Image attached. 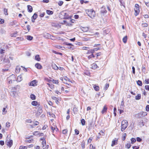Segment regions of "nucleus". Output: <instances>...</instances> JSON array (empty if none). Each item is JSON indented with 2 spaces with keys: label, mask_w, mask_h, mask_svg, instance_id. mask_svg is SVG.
Listing matches in <instances>:
<instances>
[{
  "label": "nucleus",
  "mask_w": 149,
  "mask_h": 149,
  "mask_svg": "<svg viewBox=\"0 0 149 149\" xmlns=\"http://www.w3.org/2000/svg\"><path fill=\"white\" fill-rule=\"evenodd\" d=\"M117 141H118L117 139L113 140L112 142L111 146L113 147V146L114 145L117 144Z\"/></svg>",
  "instance_id": "obj_7"
},
{
  "label": "nucleus",
  "mask_w": 149,
  "mask_h": 149,
  "mask_svg": "<svg viewBox=\"0 0 149 149\" xmlns=\"http://www.w3.org/2000/svg\"><path fill=\"white\" fill-rule=\"evenodd\" d=\"M145 88L146 90L149 91V86L146 85L145 86Z\"/></svg>",
  "instance_id": "obj_48"
},
{
  "label": "nucleus",
  "mask_w": 149,
  "mask_h": 149,
  "mask_svg": "<svg viewBox=\"0 0 149 149\" xmlns=\"http://www.w3.org/2000/svg\"><path fill=\"white\" fill-rule=\"evenodd\" d=\"M36 80H33L29 84V85L30 86H35L36 84Z\"/></svg>",
  "instance_id": "obj_9"
},
{
  "label": "nucleus",
  "mask_w": 149,
  "mask_h": 149,
  "mask_svg": "<svg viewBox=\"0 0 149 149\" xmlns=\"http://www.w3.org/2000/svg\"><path fill=\"white\" fill-rule=\"evenodd\" d=\"M52 81L54 83H55L56 84H58V80L53 79Z\"/></svg>",
  "instance_id": "obj_38"
},
{
  "label": "nucleus",
  "mask_w": 149,
  "mask_h": 149,
  "mask_svg": "<svg viewBox=\"0 0 149 149\" xmlns=\"http://www.w3.org/2000/svg\"><path fill=\"white\" fill-rule=\"evenodd\" d=\"M127 36H125L123 38V41L124 43H126L127 42Z\"/></svg>",
  "instance_id": "obj_24"
},
{
  "label": "nucleus",
  "mask_w": 149,
  "mask_h": 149,
  "mask_svg": "<svg viewBox=\"0 0 149 149\" xmlns=\"http://www.w3.org/2000/svg\"><path fill=\"white\" fill-rule=\"evenodd\" d=\"M85 120L82 119L81 120V123L82 125H85Z\"/></svg>",
  "instance_id": "obj_34"
},
{
  "label": "nucleus",
  "mask_w": 149,
  "mask_h": 149,
  "mask_svg": "<svg viewBox=\"0 0 149 149\" xmlns=\"http://www.w3.org/2000/svg\"><path fill=\"white\" fill-rule=\"evenodd\" d=\"M10 123L8 122H7L6 123V126L7 127H10Z\"/></svg>",
  "instance_id": "obj_45"
},
{
  "label": "nucleus",
  "mask_w": 149,
  "mask_h": 149,
  "mask_svg": "<svg viewBox=\"0 0 149 149\" xmlns=\"http://www.w3.org/2000/svg\"><path fill=\"white\" fill-rule=\"evenodd\" d=\"M90 148L91 149H92H92H95V147H94L91 144H90Z\"/></svg>",
  "instance_id": "obj_54"
},
{
  "label": "nucleus",
  "mask_w": 149,
  "mask_h": 149,
  "mask_svg": "<svg viewBox=\"0 0 149 149\" xmlns=\"http://www.w3.org/2000/svg\"><path fill=\"white\" fill-rule=\"evenodd\" d=\"M131 143L132 144L134 143V142L136 141V140L134 138H132L131 139Z\"/></svg>",
  "instance_id": "obj_32"
},
{
  "label": "nucleus",
  "mask_w": 149,
  "mask_h": 149,
  "mask_svg": "<svg viewBox=\"0 0 149 149\" xmlns=\"http://www.w3.org/2000/svg\"><path fill=\"white\" fill-rule=\"evenodd\" d=\"M93 88H94V89L96 91H98L99 90V87L98 86H96V85H94L93 86Z\"/></svg>",
  "instance_id": "obj_20"
},
{
  "label": "nucleus",
  "mask_w": 149,
  "mask_h": 149,
  "mask_svg": "<svg viewBox=\"0 0 149 149\" xmlns=\"http://www.w3.org/2000/svg\"><path fill=\"white\" fill-rule=\"evenodd\" d=\"M27 147L25 146H21L19 147V149H26Z\"/></svg>",
  "instance_id": "obj_44"
},
{
  "label": "nucleus",
  "mask_w": 149,
  "mask_h": 149,
  "mask_svg": "<svg viewBox=\"0 0 149 149\" xmlns=\"http://www.w3.org/2000/svg\"><path fill=\"white\" fill-rule=\"evenodd\" d=\"M68 132V130L67 129H65L63 130L62 131V133L63 134H66Z\"/></svg>",
  "instance_id": "obj_35"
},
{
  "label": "nucleus",
  "mask_w": 149,
  "mask_h": 149,
  "mask_svg": "<svg viewBox=\"0 0 149 149\" xmlns=\"http://www.w3.org/2000/svg\"><path fill=\"white\" fill-rule=\"evenodd\" d=\"M74 131H75V133L76 134L78 135L79 134V132L77 130L75 129Z\"/></svg>",
  "instance_id": "obj_52"
},
{
  "label": "nucleus",
  "mask_w": 149,
  "mask_h": 149,
  "mask_svg": "<svg viewBox=\"0 0 149 149\" xmlns=\"http://www.w3.org/2000/svg\"><path fill=\"white\" fill-rule=\"evenodd\" d=\"M82 31L83 32H87L88 30V27H83L81 29Z\"/></svg>",
  "instance_id": "obj_21"
},
{
  "label": "nucleus",
  "mask_w": 149,
  "mask_h": 149,
  "mask_svg": "<svg viewBox=\"0 0 149 149\" xmlns=\"http://www.w3.org/2000/svg\"><path fill=\"white\" fill-rule=\"evenodd\" d=\"M60 79L65 84H68V85H69V84L68 83H66V82L64 81L63 78L61 77L60 78Z\"/></svg>",
  "instance_id": "obj_37"
},
{
  "label": "nucleus",
  "mask_w": 149,
  "mask_h": 149,
  "mask_svg": "<svg viewBox=\"0 0 149 149\" xmlns=\"http://www.w3.org/2000/svg\"><path fill=\"white\" fill-rule=\"evenodd\" d=\"M91 53L92 54L91 55L89 56H88V59H90L92 57H94L95 56H94V55L93 54V53L94 52V50H91Z\"/></svg>",
  "instance_id": "obj_10"
},
{
  "label": "nucleus",
  "mask_w": 149,
  "mask_h": 149,
  "mask_svg": "<svg viewBox=\"0 0 149 149\" xmlns=\"http://www.w3.org/2000/svg\"><path fill=\"white\" fill-rule=\"evenodd\" d=\"M132 72L134 74L135 73V69L134 66L132 67Z\"/></svg>",
  "instance_id": "obj_58"
},
{
  "label": "nucleus",
  "mask_w": 149,
  "mask_h": 149,
  "mask_svg": "<svg viewBox=\"0 0 149 149\" xmlns=\"http://www.w3.org/2000/svg\"><path fill=\"white\" fill-rule=\"evenodd\" d=\"M64 18L65 19H68L69 18V16L66 13H64Z\"/></svg>",
  "instance_id": "obj_23"
},
{
  "label": "nucleus",
  "mask_w": 149,
  "mask_h": 149,
  "mask_svg": "<svg viewBox=\"0 0 149 149\" xmlns=\"http://www.w3.org/2000/svg\"><path fill=\"white\" fill-rule=\"evenodd\" d=\"M136 116L137 117L139 118L143 117L142 112L139 113H138L136 114Z\"/></svg>",
  "instance_id": "obj_14"
},
{
  "label": "nucleus",
  "mask_w": 149,
  "mask_h": 149,
  "mask_svg": "<svg viewBox=\"0 0 149 149\" xmlns=\"http://www.w3.org/2000/svg\"><path fill=\"white\" fill-rule=\"evenodd\" d=\"M107 107L106 106H104L103 108L102 111H101V113H102L103 114L104 113L106 112L107 111Z\"/></svg>",
  "instance_id": "obj_16"
},
{
  "label": "nucleus",
  "mask_w": 149,
  "mask_h": 149,
  "mask_svg": "<svg viewBox=\"0 0 149 149\" xmlns=\"http://www.w3.org/2000/svg\"><path fill=\"white\" fill-rule=\"evenodd\" d=\"M142 25L143 27H146L148 26V24L147 23H145L142 24Z\"/></svg>",
  "instance_id": "obj_41"
},
{
  "label": "nucleus",
  "mask_w": 149,
  "mask_h": 149,
  "mask_svg": "<svg viewBox=\"0 0 149 149\" xmlns=\"http://www.w3.org/2000/svg\"><path fill=\"white\" fill-rule=\"evenodd\" d=\"M142 113L143 114V117H144L147 115V113L146 112L142 111Z\"/></svg>",
  "instance_id": "obj_47"
},
{
  "label": "nucleus",
  "mask_w": 149,
  "mask_h": 149,
  "mask_svg": "<svg viewBox=\"0 0 149 149\" xmlns=\"http://www.w3.org/2000/svg\"><path fill=\"white\" fill-rule=\"evenodd\" d=\"M92 68L93 69H96L98 68L97 65L95 63H93L92 65Z\"/></svg>",
  "instance_id": "obj_13"
},
{
  "label": "nucleus",
  "mask_w": 149,
  "mask_h": 149,
  "mask_svg": "<svg viewBox=\"0 0 149 149\" xmlns=\"http://www.w3.org/2000/svg\"><path fill=\"white\" fill-rule=\"evenodd\" d=\"M47 14L49 15H51L53 14V12L49 10H47L46 11Z\"/></svg>",
  "instance_id": "obj_22"
},
{
  "label": "nucleus",
  "mask_w": 149,
  "mask_h": 149,
  "mask_svg": "<svg viewBox=\"0 0 149 149\" xmlns=\"http://www.w3.org/2000/svg\"><path fill=\"white\" fill-rule=\"evenodd\" d=\"M145 4L146 5L149 7V1L148 2H146L145 1Z\"/></svg>",
  "instance_id": "obj_63"
},
{
  "label": "nucleus",
  "mask_w": 149,
  "mask_h": 149,
  "mask_svg": "<svg viewBox=\"0 0 149 149\" xmlns=\"http://www.w3.org/2000/svg\"><path fill=\"white\" fill-rule=\"evenodd\" d=\"M30 98L32 100H34L36 99V96L34 94H32L30 95Z\"/></svg>",
  "instance_id": "obj_27"
},
{
  "label": "nucleus",
  "mask_w": 149,
  "mask_h": 149,
  "mask_svg": "<svg viewBox=\"0 0 149 149\" xmlns=\"http://www.w3.org/2000/svg\"><path fill=\"white\" fill-rule=\"evenodd\" d=\"M16 79L15 76L14 74H12L8 78V81L9 84L12 83L15 81Z\"/></svg>",
  "instance_id": "obj_3"
},
{
  "label": "nucleus",
  "mask_w": 149,
  "mask_h": 149,
  "mask_svg": "<svg viewBox=\"0 0 149 149\" xmlns=\"http://www.w3.org/2000/svg\"><path fill=\"white\" fill-rule=\"evenodd\" d=\"M82 148L84 149L85 148V143L82 142L81 144Z\"/></svg>",
  "instance_id": "obj_49"
},
{
  "label": "nucleus",
  "mask_w": 149,
  "mask_h": 149,
  "mask_svg": "<svg viewBox=\"0 0 149 149\" xmlns=\"http://www.w3.org/2000/svg\"><path fill=\"white\" fill-rule=\"evenodd\" d=\"M50 128L52 130V132L53 133H54L55 131H57L58 130V128H57L56 126L54 125H53L51 126Z\"/></svg>",
  "instance_id": "obj_4"
},
{
  "label": "nucleus",
  "mask_w": 149,
  "mask_h": 149,
  "mask_svg": "<svg viewBox=\"0 0 149 149\" xmlns=\"http://www.w3.org/2000/svg\"><path fill=\"white\" fill-rule=\"evenodd\" d=\"M38 17L37 14L36 13H34L33 16L32 17V18L34 19H36Z\"/></svg>",
  "instance_id": "obj_29"
},
{
  "label": "nucleus",
  "mask_w": 149,
  "mask_h": 149,
  "mask_svg": "<svg viewBox=\"0 0 149 149\" xmlns=\"http://www.w3.org/2000/svg\"><path fill=\"white\" fill-rule=\"evenodd\" d=\"M64 81L65 82L66 81H70V79L66 76H65L63 77Z\"/></svg>",
  "instance_id": "obj_26"
},
{
  "label": "nucleus",
  "mask_w": 149,
  "mask_h": 149,
  "mask_svg": "<svg viewBox=\"0 0 149 149\" xmlns=\"http://www.w3.org/2000/svg\"><path fill=\"white\" fill-rule=\"evenodd\" d=\"M31 104L33 106H37L38 105V103L37 101H34L32 102Z\"/></svg>",
  "instance_id": "obj_17"
},
{
  "label": "nucleus",
  "mask_w": 149,
  "mask_h": 149,
  "mask_svg": "<svg viewBox=\"0 0 149 149\" xmlns=\"http://www.w3.org/2000/svg\"><path fill=\"white\" fill-rule=\"evenodd\" d=\"M4 13L6 15H8L7 13V10L6 8H4Z\"/></svg>",
  "instance_id": "obj_39"
},
{
  "label": "nucleus",
  "mask_w": 149,
  "mask_h": 149,
  "mask_svg": "<svg viewBox=\"0 0 149 149\" xmlns=\"http://www.w3.org/2000/svg\"><path fill=\"white\" fill-rule=\"evenodd\" d=\"M49 115L51 116L52 117H54L55 116V115L54 114H51L50 113H49Z\"/></svg>",
  "instance_id": "obj_60"
},
{
  "label": "nucleus",
  "mask_w": 149,
  "mask_h": 149,
  "mask_svg": "<svg viewBox=\"0 0 149 149\" xmlns=\"http://www.w3.org/2000/svg\"><path fill=\"white\" fill-rule=\"evenodd\" d=\"M109 84H105V87L104 88V89L106 90H107L108 88L109 87Z\"/></svg>",
  "instance_id": "obj_36"
},
{
  "label": "nucleus",
  "mask_w": 149,
  "mask_h": 149,
  "mask_svg": "<svg viewBox=\"0 0 149 149\" xmlns=\"http://www.w3.org/2000/svg\"><path fill=\"white\" fill-rule=\"evenodd\" d=\"M27 8L28 12L30 13L33 10L32 7L30 5H28Z\"/></svg>",
  "instance_id": "obj_11"
},
{
  "label": "nucleus",
  "mask_w": 149,
  "mask_h": 149,
  "mask_svg": "<svg viewBox=\"0 0 149 149\" xmlns=\"http://www.w3.org/2000/svg\"><path fill=\"white\" fill-rule=\"evenodd\" d=\"M146 110L147 111H149V105H147L146 107Z\"/></svg>",
  "instance_id": "obj_53"
},
{
  "label": "nucleus",
  "mask_w": 149,
  "mask_h": 149,
  "mask_svg": "<svg viewBox=\"0 0 149 149\" xmlns=\"http://www.w3.org/2000/svg\"><path fill=\"white\" fill-rule=\"evenodd\" d=\"M137 141L138 142H140L141 141V139L139 137H138L136 138Z\"/></svg>",
  "instance_id": "obj_57"
},
{
  "label": "nucleus",
  "mask_w": 149,
  "mask_h": 149,
  "mask_svg": "<svg viewBox=\"0 0 149 149\" xmlns=\"http://www.w3.org/2000/svg\"><path fill=\"white\" fill-rule=\"evenodd\" d=\"M4 22V20L0 18V24H2Z\"/></svg>",
  "instance_id": "obj_51"
},
{
  "label": "nucleus",
  "mask_w": 149,
  "mask_h": 149,
  "mask_svg": "<svg viewBox=\"0 0 149 149\" xmlns=\"http://www.w3.org/2000/svg\"><path fill=\"white\" fill-rule=\"evenodd\" d=\"M132 148L133 149H138L139 147L138 146L137 147L136 146H133Z\"/></svg>",
  "instance_id": "obj_64"
},
{
  "label": "nucleus",
  "mask_w": 149,
  "mask_h": 149,
  "mask_svg": "<svg viewBox=\"0 0 149 149\" xmlns=\"http://www.w3.org/2000/svg\"><path fill=\"white\" fill-rule=\"evenodd\" d=\"M35 66L38 69H40L42 68V66L39 63H37L36 64Z\"/></svg>",
  "instance_id": "obj_15"
},
{
  "label": "nucleus",
  "mask_w": 149,
  "mask_h": 149,
  "mask_svg": "<svg viewBox=\"0 0 149 149\" xmlns=\"http://www.w3.org/2000/svg\"><path fill=\"white\" fill-rule=\"evenodd\" d=\"M42 147L43 149H45L46 147V143L45 140H43L42 142Z\"/></svg>",
  "instance_id": "obj_8"
},
{
  "label": "nucleus",
  "mask_w": 149,
  "mask_h": 149,
  "mask_svg": "<svg viewBox=\"0 0 149 149\" xmlns=\"http://www.w3.org/2000/svg\"><path fill=\"white\" fill-rule=\"evenodd\" d=\"M145 67L143 65L142 66V70L143 72H145Z\"/></svg>",
  "instance_id": "obj_56"
},
{
  "label": "nucleus",
  "mask_w": 149,
  "mask_h": 149,
  "mask_svg": "<svg viewBox=\"0 0 149 149\" xmlns=\"http://www.w3.org/2000/svg\"><path fill=\"white\" fill-rule=\"evenodd\" d=\"M86 13L91 18H93L95 17V11L92 9H88L86 10Z\"/></svg>",
  "instance_id": "obj_1"
},
{
  "label": "nucleus",
  "mask_w": 149,
  "mask_h": 149,
  "mask_svg": "<svg viewBox=\"0 0 149 149\" xmlns=\"http://www.w3.org/2000/svg\"><path fill=\"white\" fill-rule=\"evenodd\" d=\"M3 62H4L7 63L9 62V60L8 58H5L3 61Z\"/></svg>",
  "instance_id": "obj_33"
},
{
  "label": "nucleus",
  "mask_w": 149,
  "mask_h": 149,
  "mask_svg": "<svg viewBox=\"0 0 149 149\" xmlns=\"http://www.w3.org/2000/svg\"><path fill=\"white\" fill-rule=\"evenodd\" d=\"M20 68L19 66H17L16 68L15 72L18 73L20 71Z\"/></svg>",
  "instance_id": "obj_18"
},
{
  "label": "nucleus",
  "mask_w": 149,
  "mask_h": 149,
  "mask_svg": "<svg viewBox=\"0 0 149 149\" xmlns=\"http://www.w3.org/2000/svg\"><path fill=\"white\" fill-rule=\"evenodd\" d=\"M145 83L147 84L149 83V79H146L145 80Z\"/></svg>",
  "instance_id": "obj_59"
},
{
  "label": "nucleus",
  "mask_w": 149,
  "mask_h": 149,
  "mask_svg": "<svg viewBox=\"0 0 149 149\" xmlns=\"http://www.w3.org/2000/svg\"><path fill=\"white\" fill-rule=\"evenodd\" d=\"M101 13L103 14L106 13L107 12V10H106V8L104 6H103L101 9Z\"/></svg>",
  "instance_id": "obj_5"
},
{
  "label": "nucleus",
  "mask_w": 149,
  "mask_h": 149,
  "mask_svg": "<svg viewBox=\"0 0 149 149\" xmlns=\"http://www.w3.org/2000/svg\"><path fill=\"white\" fill-rule=\"evenodd\" d=\"M7 145L9 147H10L13 145V141L12 140H10L9 141H6Z\"/></svg>",
  "instance_id": "obj_6"
},
{
  "label": "nucleus",
  "mask_w": 149,
  "mask_h": 149,
  "mask_svg": "<svg viewBox=\"0 0 149 149\" xmlns=\"http://www.w3.org/2000/svg\"><path fill=\"white\" fill-rule=\"evenodd\" d=\"M6 108H3V109L2 111H3V114H5L7 112V111H5Z\"/></svg>",
  "instance_id": "obj_40"
},
{
  "label": "nucleus",
  "mask_w": 149,
  "mask_h": 149,
  "mask_svg": "<svg viewBox=\"0 0 149 149\" xmlns=\"http://www.w3.org/2000/svg\"><path fill=\"white\" fill-rule=\"evenodd\" d=\"M63 3V2L62 1H59V2L58 3V4L59 6H62Z\"/></svg>",
  "instance_id": "obj_46"
},
{
  "label": "nucleus",
  "mask_w": 149,
  "mask_h": 149,
  "mask_svg": "<svg viewBox=\"0 0 149 149\" xmlns=\"http://www.w3.org/2000/svg\"><path fill=\"white\" fill-rule=\"evenodd\" d=\"M17 33V32H16V33L11 34L10 36H11V37H16V34Z\"/></svg>",
  "instance_id": "obj_43"
},
{
  "label": "nucleus",
  "mask_w": 149,
  "mask_h": 149,
  "mask_svg": "<svg viewBox=\"0 0 149 149\" xmlns=\"http://www.w3.org/2000/svg\"><path fill=\"white\" fill-rule=\"evenodd\" d=\"M126 147L128 148H130L131 146V144L130 143H127L126 145Z\"/></svg>",
  "instance_id": "obj_42"
},
{
  "label": "nucleus",
  "mask_w": 149,
  "mask_h": 149,
  "mask_svg": "<svg viewBox=\"0 0 149 149\" xmlns=\"http://www.w3.org/2000/svg\"><path fill=\"white\" fill-rule=\"evenodd\" d=\"M26 27H27V30L29 31H30V26L29 25H27V26H26Z\"/></svg>",
  "instance_id": "obj_61"
},
{
  "label": "nucleus",
  "mask_w": 149,
  "mask_h": 149,
  "mask_svg": "<svg viewBox=\"0 0 149 149\" xmlns=\"http://www.w3.org/2000/svg\"><path fill=\"white\" fill-rule=\"evenodd\" d=\"M141 95L140 94H138L135 97V99L136 100H139L141 99Z\"/></svg>",
  "instance_id": "obj_25"
},
{
  "label": "nucleus",
  "mask_w": 149,
  "mask_h": 149,
  "mask_svg": "<svg viewBox=\"0 0 149 149\" xmlns=\"http://www.w3.org/2000/svg\"><path fill=\"white\" fill-rule=\"evenodd\" d=\"M53 68L55 70H57L58 69V67L55 65L54 64L52 65Z\"/></svg>",
  "instance_id": "obj_30"
},
{
  "label": "nucleus",
  "mask_w": 149,
  "mask_h": 149,
  "mask_svg": "<svg viewBox=\"0 0 149 149\" xmlns=\"http://www.w3.org/2000/svg\"><path fill=\"white\" fill-rule=\"evenodd\" d=\"M22 79V75H20L17 77V81L18 82H20Z\"/></svg>",
  "instance_id": "obj_12"
},
{
  "label": "nucleus",
  "mask_w": 149,
  "mask_h": 149,
  "mask_svg": "<svg viewBox=\"0 0 149 149\" xmlns=\"http://www.w3.org/2000/svg\"><path fill=\"white\" fill-rule=\"evenodd\" d=\"M35 59L38 61H39L40 60L39 56L38 55H36L35 57Z\"/></svg>",
  "instance_id": "obj_28"
},
{
  "label": "nucleus",
  "mask_w": 149,
  "mask_h": 149,
  "mask_svg": "<svg viewBox=\"0 0 149 149\" xmlns=\"http://www.w3.org/2000/svg\"><path fill=\"white\" fill-rule=\"evenodd\" d=\"M127 121L126 120H123L121 123V130L123 131L127 126Z\"/></svg>",
  "instance_id": "obj_2"
},
{
  "label": "nucleus",
  "mask_w": 149,
  "mask_h": 149,
  "mask_svg": "<svg viewBox=\"0 0 149 149\" xmlns=\"http://www.w3.org/2000/svg\"><path fill=\"white\" fill-rule=\"evenodd\" d=\"M4 144V142L3 141H0V144L1 146H3Z\"/></svg>",
  "instance_id": "obj_55"
},
{
  "label": "nucleus",
  "mask_w": 149,
  "mask_h": 149,
  "mask_svg": "<svg viewBox=\"0 0 149 149\" xmlns=\"http://www.w3.org/2000/svg\"><path fill=\"white\" fill-rule=\"evenodd\" d=\"M38 134V131H36L33 132V134L36 135Z\"/></svg>",
  "instance_id": "obj_62"
},
{
  "label": "nucleus",
  "mask_w": 149,
  "mask_h": 149,
  "mask_svg": "<svg viewBox=\"0 0 149 149\" xmlns=\"http://www.w3.org/2000/svg\"><path fill=\"white\" fill-rule=\"evenodd\" d=\"M137 83L138 85L140 86H142V84L141 81L140 80H138L137 82Z\"/></svg>",
  "instance_id": "obj_31"
},
{
  "label": "nucleus",
  "mask_w": 149,
  "mask_h": 149,
  "mask_svg": "<svg viewBox=\"0 0 149 149\" xmlns=\"http://www.w3.org/2000/svg\"><path fill=\"white\" fill-rule=\"evenodd\" d=\"M26 38L28 40H31L33 39V37L31 36H27Z\"/></svg>",
  "instance_id": "obj_19"
},
{
  "label": "nucleus",
  "mask_w": 149,
  "mask_h": 149,
  "mask_svg": "<svg viewBox=\"0 0 149 149\" xmlns=\"http://www.w3.org/2000/svg\"><path fill=\"white\" fill-rule=\"evenodd\" d=\"M25 121L26 123H31L32 122V121L31 119L26 120Z\"/></svg>",
  "instance_id": "obj_50"
}]
</instances>
